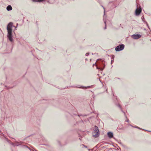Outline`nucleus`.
<instances>
[{
  "mask_svg": "<svg viewBox=\"0 0 151 151\" xmlns=\"http://www.w3.org/2000/svg\"><path fill=\"white\" fill-rule=\"evenodd\" d=\"M145 23H146V25H147V27L149 28V29H150V30H151L150 28L149 27V25H148V24L147 23V22H146Z\"/></svg>",
  "mask_w": 151,
  "mask_h": 151,
  "instance_id": "nucleus-11",
  "label": "nucleus"
},
{
  "mask_svg": "<svg viewBox=\"0 0 151 151\" xmlns=\"http://www.w3.org/2000/svg\"><path fill=\"white\" fill-rule=\"evenodd\" d=\"M150 41H151V39H150Z\"/></svg>",
  "mask_w": 151,
  "mask_h": 151,
  "instance_id": "nucleus-26",
  "label": "nucleus"
},
{
  "mask_svg": "<svg viewBox=\"0 0 151 151\" xmlns=\"http://www.w3.org/2000/svg\"><path fill=\"white\" fill-rule=\"evenodd\" d=\"M89 55V53H86V56H88V55Z\"/></svg>",
  "mask_w": 151,
  "mask_h": 151,
  "instance_id": "nucleus-16",
  "label": "nucleus"
},
{
  "mask_svg": "<svg viewBox=\"0 0 151 151\" xmlns=\"http://www.w3.org/2000/svg\"><path fill=\"white\" fill-rule=\"evenodd\" d=\"M6 9H12V7L11 5H9L7 7Z\"/></svg>",
  "mask_w": 151,
  "mask_h": 151,
  "instance_id": "nucleus-10",
  "label": "nucleus"
},
{
  "mask_svg": "<svg viewBox=\"0 0 151 151\" xmlns=\"http://www.w3.org/2000/svg\"><path fill=\"white\" fill-rule=\"evenodd\" d=\"M103 70V69H100V70H101V71H102Z\"/></svg>",
  "mask_w": 151,
  "mask_h": 151,
  "instance_id": "nucleus-19",
  "label": "nucleus"
},
{
  "mask_svg": "<svg viewBox=\"0 0 151 151\" xmlns=\"http://www.w3.org/2000/svg\"><path fill=\"white\" fill-rule=\"evenodd\" d=\"M44 0H38V2H42Z\"/></svg>",
  "mask_w": 151,
  "mask_h": 151,
  "instance_id": "nucleus-13",
  "label": "nucleus"
},
{
  "mask_svg": "<svg viewBox=\"0 0 151 151\" xmlns=\"http://www.w3.org/2000/svg\"><path fill=\"white\" fill-rule=\"evenodd\" d=\"M136 9H137V10H138V9H141V8H140L139 9H138V8H137Z\"/></svg>",
  "mask_w": 151,
  "mask_h": 151,
  "instance_id": "nucleus-18",
  "label": "nucleus"
},
{
  "mask_svg": "<svg viewBox=\"0 0 151 151\" xmlns=\"http://www.w3.org/2000/svg\"><path fill=\"white\" fill-rule=\"evenodd\" d=\"M141 37V35L139 34H134L131 36L134 39H137Z\"/></svg>",
  "mask_w": 151,
  "mask_h": 151,
  "instance_id": "nucleus-4",
  "label": "nucleus"
},
{
  "mask_svg": "<svg viewBox=\"0 0 151 151\" xmlns=\"http://www.w3.org/2000/svg\"><path fill=\"white\" fill-rule=\"evenodd\" d=\"M144 30H146V29H145V28H144Z\"/></svg>",
  "mask_w": 151,
  "mask_h": 151,
  "instance_id": "nucleus-22",
  "label": "nucleus"
},
{
  "mask_svg": "<svg viewBox=\"0 0 151 151\" xmlns=\"http://www.w3.org/2000/svg\"><path fill=\"white\" fill-rule=\"evenodd\" d=\"M129 120L127 119L125 120V122H129Z\"/></svg>",
  "mask_w": 151,
  "mask_h": 151,
  "instance_id": "nucleus-17",
  "label": "nucleus"
},
{
  "mask_svg": "<svg viewBox=\"0 0 151 151\" xmlns=\"http://www.w3.org/2000/svg\"><path fill=\"white\" fill-rule=\"evenodd\" d=\"M142 10H135V14L136 16L139 15L141 12Z\"/></svg>",
  "mask_w": 151,
  "mask_h": 151,
  "instance_id": "nucleus-8",
  "label": "nucleus"
},
{
  "mask_svg": "<svg viewBox=\"0 0 151 151\" xmlns=\"http://www.w3.org/2000/svg\"><path fill=\"white\" fill-rule=\"evenodd\" d=\"M95 64H96V63H94V64H93V66H94V65H95Z\"/></svg>",
  "mask_w": 151,
  "mask_h": 151,
  "instance_id": "nucleus-20",
  "label": "nucleus"
},
{
  "mask_svg": "<svg viewBox=\"0 0 151 151\" xmlns=\"http://www.w3.org/2000/svg\"><path fill=\"white\" fill-rule=\"evenodd\" d=\"M130 126H131V127H134V126H132V125H130Z\"/></svg>",
  "mask_w": 151,
  "mask_h": 151,
  "instance_id": "nucleus-21",
  "label": "nucleus"
},
{
  "mask_svg": "<svg viewBox=\"0 0 151 151\" xmlns=\"http://www.w3.org/2000/svg\"><path fill=\"white\" fill-rule=\"evenodd\" d=\"M104 24H105V26L104 27V29H106V22L104 21Z\"/></svg>",
  "mask_w": 151,
  "mask_h": 151,
  "instance_id": "nucleus-14",
  "label": "nucleus"
},
{
  "mask_svg": "<svg viewBox=\"0 0 151 151\" xmlns=\"http://www.w3.org/2000/svg\"><path fill=\"white\" fill-rule=\"evenodd\" d=\"M134 127L138 129H141L139 127H138L137 126H134Z\"/></svg>",
  "mask_w": 151,
  "mask_h": 151,
  "instance_id": "nucleus-12",
  "label": "nucleus"
},
{
  "mask_svg": "<svg viewBox=\"0 0 151 151\" xmlns=\"http://www.w3.org/2000/svg\"><path fill=\"white\" fill-rule=\"evenodd\" d=\"M12 32L8 33L7 37L8 39L11 42H12L13 39L12 38Z\"/></svg>",
  "mask_w": 151,
  "mask_h": 151,
  "instance_id": "nucleus-5",
  "label": "nucleus"
},
{
  "mask_svg": "<svg viewBox=\"0 0 151 151\" xmlns=\"http://www.w3.org/2000/svg\"><path fill=\"white\" fill-rule=\"evenodd\" d=\"M105 10H104V13L105 12ZM105 15V14H104V15Z\"/></svg>",
  "mask_w": 151,
  "mask_h": 151,
  "instance_id": "nucleus-23",
  "label": "nucleus"
},
{
  "mask_svg": "<svg viewBox=\"0 0 151 151\" xmlns=\"http://www.w3.org/2000/svg\"><path fill=\"white\" fill-rule=\"evenodd\" d=\"M107 135L109 138H111L113 137V133L111 132H109L107 133Z\"/></svg>",
  "mask_w": 151,
  "mask_h": 151,
  "instance_id": "nucleus-6",
  "label": "nucleus"
},
{
  "mask_svg": "<svg viewBox=\"0 0 151 151\" xmlns=\"http://www.w3.org/2000/svg\"><path fill=\"white\" fill-rule=\"evenodd\" d=\"M108 56L111 59V64L113 62H114V56H113V57H111V56H109V55H108Z\"/></svg>",
  "mask_w": 151,
  "mask_h": 151,
  "instance_id": "nucleus-9",
  "label": "nucleus"
},
{
  "mask_svg": "<svg viewBox=\"0 0 151 151\" xmlns=\"http://www.w3.org/2000/svg\"><path fill=\"white\" fill-rule=\"evenodd\" d=\"M116 106H117L120 109H121V111H122L123 113H124V116H125V117L127 119V116H126V114H125V112H124V111H123V110H122V108H121V106L119 104H116Z\"/></svg>",
  "mask_w": 151,
  "mask_h": 151,
  "instance_id": "nucleus-7",
  "label": "nucleus"
},
{
  "mask_svg": "<svg viewBox=\"0 0 151 151\" xmlns=\"http://www.w3.org/2000/svg\"><path fill=\"white\" fill-rule=\"evenodd\" d=\"M124 47V45L123 44H121L116 47L115 48V50L117 52L122 51L123 50Z\"/></svg>",
  "mask_w": 151,
  "mask_h": 151,
  "instance_id": "nucleus-3",
  "label": "nucleus"
},
{
  "mask_svg": "<svg viewBox=\"0 0 151 151\" xmlns=\"http://www.w3.org/2000/svg\"><path fill=\"white\" fill-rule=\"evenodd\" d=\"M106 91H107V88L106 89Z\"/></svg>",
  "mask_w": 151,
  "mask_h": 151,
  "instance_id": "nucleus-24",
  "label": "nucleus"
},
{
  "mask_svg": "<svg viewBox=\"0 0 151 151\" xmlns=\"http://www.w3.org/2000/svg\"><path fill=\"white\" fill-rule=\"evenodd\" d=\"M130 125H131L130 124H129V125L130 126Z\"/></svg>",
  "mask_w": 151,
  "mask_h": 151,
  "instance_id": "nucleus-25",
  "label": "nucleus"
},
{
  "mask_svg": "<svg viewBox=\"0 0 151 151\" xmlns=\"http://www.w3.org/2000/svg\"><path fill=\"white\" fill-rule=\"evenodd\" d=\"M99 133L98 128L96 126H95L94 131L93 132V136L95 138H96L99 137Z\"/></svg>",
  "mask_w": 151,
  "mask_h": 151,
  "instance_id": "nucleus-1",
  "label": "nucleus"
},
{
  "mask_svg": "<svg viewBox=\"0 0 151 151\" xmlns=\"http://www.w3.org/2000/svg\"><path fill=\"white\" fill-rule=\"evenodd\" d=\"M34 2H38V0H32Z\"/></svg>",
  "mask_w": 151,
  "mask_h": 151,
  "instance_id": "nucleus-15",
  "label": "nucleus"
},
{
  "mask_svg": "<svg viewBox=\"0 0 151 151\" xmlns=\"http://www.w3.org/2000/svg\"><path fill=\"white\" fill-rule=\"evenodd\" d=\"M13 23L12 22L9 23L7 26V32H12V27H14L13 25Z\"/></svg>",
  "mask_w": 151,
  "mask_h": 151,
  "instance_id": "nucleus-2",
  "label": "nucleus"
}]
</instances>
